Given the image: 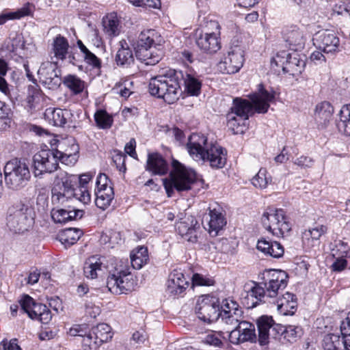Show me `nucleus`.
I'll use <instances>...</instances> for the list:
<instances>
[{
	"label": "nucleus",
	"mask_w": 350,
	"mask_h": 350,
	"mask_svg": "<svg viewBox=\"0 0 350 350\" xmlns=\"http://www.w3.org/2000/svg\"><path fill=\"white\" fill-rule=\"evenodd\" d=\"M85 325H78L73 327H71L69 330V334L70 336H85L88 331L86 330Z\"/></svg>",
	"instance_id": "052dcab7"
},
{
	"label": "nucleus",
	"mask_w": 350,
	"mask_h": 350,
	"mask_svg": "<svg viewBox=\"0 0 350 350\" xmlns=\"http://www.w3.org/2000/svg\"><path fill=\"white\" fill-rule=\"evenodd\" d=\"M184 80L185 90L192 96H198L200 92L201 82L191 74L183 75L181 71L170 70L165 75H157L150 79L149 92L151 95L163 98L171 104L178 100L181 95L179 79Z\"/></svg>",
	"instance_id": "f03ea898"
},
{
	"label": "nucleus",
	"mask_w": 350,
	"mask_h": 350,
	"mask_svg": "<svg viewBox=\"0 0 350 350\" xmlns=\"http://www.w3.org/2000/svg\"><path fill=\"white\" fill-rule=\"evenodd\" d=\"M271 64L272 66H281L284 72L293 76L301 74L306 66L305 59L296 51L291 53L280 51L272 59Z\"/></svg>",
	"instance_id": "4468645a"
},
{
	"label": "nucleus",
	"mask_w": 350,
	"mask_h": 350,
	"mask_svg": "<svg viewBox=\"0 0 350 350\" xmlns=\"http://www.w3.org/2000/svg\"><path fill=\"white\" fill-rule=\"evenodd\" d=\"M288 275L281 270H269L264 273V281L261 283L247 284L245 288V295L243 302L247 308H253L260 302H265L269 298L275 297L280 291L287 286Z\"/></svg>",
	"instance_id": "7ed1b4c3"
},
{
	"label": "nucleus",
	"mask_w": 350,
	"mask_h": 350,
	"mask_svg": "<svg viewBox=\"0 0 350 350\" xmlns=\"http://www.w3.org/2000/svg\"><path fill=\"white\" fill-rule=\"evenodd\" d=\"M221 310L220 312H235L237 310H242L241 308L239 307L237 301L231 299H226L223 300L221 306L220 307Z\"/></svg>",
	"instance_id": "603ef678"
},
{
	"label": "nucleus",
	"mask_w": 350,
	"mask_h": 350,
	"mask_svg": "<svg viewBox=\"0 0 350 350\" xmlns=\"http://www.w3.org/2000/svg\"><path fill=\"white\" fill-rule=\"evenodd\" d=\"M85 314L95 319L100 313V309L90 301H86L85 304Z\"/></svg>",
	"instance_id": "864d4df0"
},
{
	"label": "nucleus",
	"mask_w": 350,
	"mask_h": 350,
	"mask_svg": "<svg viewBox=\"0 0 350 350\" xmlns=\"http://www.w3.org/2000/svg\"><path fill=\"white\" fill-rule=\"evenodd\" d=\"M130 3L137 6H146L152 8H158L161 5L160 0H128Z\"/></svg>",
	"instance_id": "6e6d98bb"
},
{
	"label": "nucleus",
	"mask_w": 350,
	"mask_h": 350,
	"mask_svg": "<svg viewBox=\"0 0 350 350\" xmlns=\"http://www.w3.org/2000/svg\"><path fill=\"white\" fill-rule=\"evenodd\" d=\"M83 232L79 228H66L59 234L62 243L66 245H72L75 243L82 236Z\"/></svg>",
	"instance_id": "58836bf2"
},
{
	"label": "nucleus",
	"mask_w": 350,
	"mask_h": 350,
	"mask_svg": "<svg viewBox=\"0 0 350 350\" xmlns=\"http://www.w3.org/2000/svg\"><path fill=\"white\" fill-rule=\"evenodd\" d=\"M5 182L7 187L12 190H19L29 182L31 174L26 163L13 159L4 167Z\"/></svg>",
	"instance_id": "9b49d317"
},
{
	"label": "nucleus",
	"mask_w": 350,
	"mask_h": 350,
	"mask_svg": "<svg viewBox=\"0 0 350 350\" xmlns=\"http://www.w3.org/2000/svg\"><path fill=\"white\" fill-rule=\"evenodd\" d=\"M312 40L314 45L324 53L335 55L340 51L339 38L332 30L319 31L314 35Z\"/></svg>",
	"instance_id": "f3484780"
},
{
	"label": "nucleus",
	"mask_w": 350,
	"mask_h": 350,
	"mask_svg": "<svg viewBox=\"0 0 350 350\" xmlns=\"http://www.w3.org/2000/svg\"><path fill=\"white\" fill-rule=\"evenodd\" d=\"M209 217V232L213 233L214 236H216L217 235L218 232L226 224V221L223 215L215 208L210 210Z\"/></svg>",
	"instance_id": "72a5a7b5"
},
{
	"label": "nucleus",
	"mask_w": 350,
	"mask_h": 350,
	"mask_svg": "<svg viewBox=\"0 0 350 350\" xmlns=\"http://www.w3.org/2000/svg\"><path fill=\"white\" fill-rule=\"evenodd\" d=\"M148 260V249L141 246L132 251L131 254V263L133 269H139Z\"/></svg>",
	"instance_id": "c9c22d12"
},
{
	"label": "nucleus",
	"mask_w": 350,
	"mask_h": 350,
	"mask_svg": "<svg viewBox=\"0 0 350 350\" xmlns=\"http://www.w3.org/2000/svg\"><path fill=\"white\" fill-rule=\"evenodd\" d=\"M31 6L29 3H27L16 12H3L0 14V25L5 24L8 21L19 19L25 16L30 15L31 13Z\"/></svg>",
	"instance_id": "ea45409f"
},
{
	"label": "nucleus",
	"mask_w": 350,
	"mask_h": 350,
	"mask_svg": "<svg viewBox=\"0 0 350 350\" xmlns=\"http://www.w3.org/2000/svg\"><path fill=\"white\" fill-rule=\"evenodd\" d=\"M348 252H343L340 255L338 254V250L333 249L332 250V256L336 258V260L333 262L332 267V269L335 271H341L344 270L347 265V262L345 258L347 256Z\"/></svg>",
	"instance_id": "49530a36"
},
{
	"label": "nucleus",
	"mask_w": 350,
	"mask_h": 350,
	"mask_svg": "<svg viewBox=\"0 0 350 350\" xmlns=\"http://www.w3.org/2000/svg\"><path fill=\"white\" fill-rule=\"evenodd\" d=\"M313 160L306 156H301L295 159L294 163L302 167H309L312 165Z\"/></svg>",
	"instance_id": "680f3d73"
},
{
	"label": "nucleus",
	"mask_w": 350,
	"mask_h": 350,
	"mask_svg": "<svg viewBox=\"0 0 350 350\" xmlns=\"http://www.w3.org/2000/svg\"><path fill=\"white\" fill-rule=\"evenodd\" d=\"M256 247L259 251L275 258L282 257L284 252V247L280 243L269 241L265 239L258 240Z\"/></svg>",
	"instance_id": "cd10ccee"
},
{
	"label": "nucleus",
	"mask_w": 350,
	"mask_h": 350,
	"mask_svg": "<svg viewBox=\"0 0 350 350\" xmlns=\"http://www.w3.org/2000/svg\"><path fill=\"white\" fill-rule=\"evenodd\" d=\"M35 176L44 173H52L57 170L59 161L66 165L74 164L77 161L76 153H66L57 150H41L33 157Z\"/></svg>",
	"instance_id": "0eeeda50"
},
{
	"label": "nucleus",
	"mask_w": 350,
	"mask_h": 350,
	"mask_svg": "<svg viewBox=\"0 0 350 350\" xmlns=\"http://www.w3.org/2000/svg\"><path fill=\"white\" fill-rule=\"evenodd\" d=\"M94 120L96 125L103 129H109L113 123L112 117L105 110H98L94 114Z\"/></svg>",
	"instance_id": "c03bdc74"
},
{
	"label": "nucleus",
	"mask_w": 350,
	"mask_h": 350,
	"mask_svg": "<svg viewBox=\"0 0 350 350\" xmlns=\"http://www.w3.org/2000/svg\"><path fill=\"white\" fill-rule=\"evenodd\" d=\"M94 343L99 345L107 342L112 338L111 327L106 323H100L92 329Z\"/></svg>",
	"instance_id": "e433bc0d"
},
{
	"label": "nucleus",
	"mask_w": 350,
	"mask_h": 350,
	"mask_svg": "<svg viewBox=\"0 0 350 350\" xmlns=\"http://www.w3.org/2000/svg\"><path fill=\"white\" fill-rule=\"evenodd\" d=\"M229 340L232 344L239 345L244 342H255L256 341V334L255 326L253 323L242 321L239 324L232 330H228Z\"/></svg>",
	"instance_id": "6ab92c4d"
},
{
	"label": "nucleus",
	"mask_w": 350,
	"mask_h": 350,
	"mask_svg": "<svg viewBox=\"0 0 350 350\" xmlns=\"http://www.w3.org/2000/svg\"><path fill=\"white\" fill-rule=\"evenodd\" d=\"M69 210L60 208L58 210H53L51 213V217L55 223H66L69 221Z\"/></svg>",
	"instance_id": "3c124183"
},
{
	"label": "nucleus",
	"mask_w": 350,
	"mask_h": 350,
	"mask_svg": "<svg viewBox=\"0 0 350 350\" xmlns=\"http://www.w3.org/2000/svg\"><path fill=\"white\" fill-rule=\"evenodd\" d=\"M189 286L184 274L178 270H174L169 275L167 282V292L171 296L180 295Z\"/></svg>",
	"instance_id": "4be33fe9"
},
{
	"label": "nucleus",
	"mask_w": 350,
	"mask_h": 350,
	"mask_svg": "<svg viewBox=\"0 0 350 350\" xmlns=\"http://www.w3.org/2000/svg\"><path fill=\"white\" fill-rule=\"evenodd\" d=\"M21 310L31 319H38L42 323H48L52 318L50 310L46 305L36 303L29 295H25L21 301Z\"/></svg>",
	"instance_id": "a211bd4d"
},
{
	"label": "nucleus",
	"mask_w": 350,
	"mask_h": 350,
	"mask_svg": "<svg viewBox=\"0 0 350 350\" xmlns=\"http://www.w3.org/2000/svg\"><path fill=\"white\" fill-rule=\"evenodd\" d=\"M323 51L321 50L316 51L313 52L310 55V59L312 61H319L322 62H325L326 61V58L325 55L322 53Z\"/></svg>",
	"instance_id": "338daca9"
},
{
	"label": "nucleus",
	"mask_w": 350,
	"mask_h": 350,
	"mask_svg": "<svg viewBox=\"0 0 350 350\" xmlns=\"http://www.w3.org/2000/svg\"><path fill=\"white\" fill-rule=\"evenodd\" d=\"M223 335L224 333L222 332H212L205 336L204 342L206 344L213 345L216 347H220L223 345L222 339L225 338Z\"/></svg>",
	"instance_id": "09e8293b"
},
{
	"label": "nucleus",
	"mask_w": 350,
	"mask_h": 350,
	"mask_svg": "<svg viewBox=\"0 0 350 350\" xmlns=\"http://www.w3.org/2000/svg\"><path fill=\"white\" fill-rule=\"evenodd\" d=\"M262 224L273 235L282 237L291 230V224L282 208H269L262 215Z\"/></svg>",
	"instance_id": "f8f14e48"
},
{
	"label": "nucleus",
	"mask_w": 350,
	"mask_h": 350,
	"mask_svg": "<svg viewBox=\"0 0 350 350\" xmlns=\"http://www.w3.org/2000/svg\"><path fill=\"white\" fill-rule=\"evenodd\" d=\"M220 25L216 21L207 22L205 30L196 39L198 46L203 51L214 53L221 48L219 42Z\"/></svg>",
	"instance_id": "ddd939ff"
},
{
	"label": "nucleus",
	"mask_w": 350,
	"mask_h": 350,
	"mask_svg": "<svg viewBox=\"0 0 350 350\" xmlns=\"http://www.w3.org/2000/svg\"><path fill=\"white\" fill-rule=\"evenodd\" d=\"M44 116L54 126H64L66 124L71 122L73 115L68 109L49 107L45 110Z\"/></svg>",
	"instance_id": "5701e85b"
},
{
	"label": "nucleus",
	"mask_w": 350,
	"mask_h": 350,
	"mask_svg": "<svg viewBox=\"0 0 350 350\" xmlns=\"http://www.w3.org/2000/svg\"><path fill=\"white\" fill-rule=\"evenodd\" d=\"M301 328L295 325H288L282 332L284 338L290 342L295 341L296 339L301 336Z\"/></svg>",
	"instance_id": "de8ad7c7"
},
{
	"label": "nucleus",
	"mask_w": 350,
	"mask_h": 350,
	"mask_svg": "<svg viewBox=\"0 0 350 350\" xmlns=\"http://www.w3.org/2000/svg\"><path fill=\"white\" fill-rule=\"evenodd\" d=\"M244 62L243 47L238 44H232L219 62L218 70L224 74H234L243 67Z\"/></svg>",
	"instance_id": "dca6fc26"
},
{
	"label": "nucleus",
	"mask_w": 350,
	"mask_h": 350,
	"mask_svg": "<svg viewBox=\"0 0 350 350\" xmlns=\"http://www.w3.org/2000/svg\"><path fill=\"white\" fill-rule=\"evenodd\" d=\"M63 83L75 94L81 93L85 88V82L75 75L65 77Z\"/></svg>",
	"instance_id": "a19ab883"
},
{
	"label": "nucleus",
	"mask_w": 350,
	"mask_h": 350,
	"mask_svg": "<svg viewBox=\"0 0 350 350\" xmlns=\"http://www.w3.org/2000/svg\"><path fill=\"white\" fill-rule=\"evenodd\" d=\"M146 169L154 175L163 176L167 174L168 165L161 154L151 153L148 154Z\"/></svg>",
	"instance_id": "b1692460"
},
{
	"label": "nucleus",
	"mask_w": 350,
	"mask_h": 350,
	"mask_svg": "<svg viewBox=\"0 0 350 350\" xmlns=\"http://www.w3.org/2000/svg\"><path fill=\"white\" fill-rule=\"evenodd\" d=\"M341 340L344 350H350V325L343 321L340 325Z\"/></svg>",
	"instance_id": "8fccbe9b"
},
{
	"label": "nucleus",
	"mask_w": 350,
	"mask_h": 350,
	"mask_svg": "<svg viewBox=\"0 0 350 350\" xmlns=\"http://www.w3.org/2000/svg\"><path fill=\"white\" fill-rule=\"evenodd\" d=\"M125 152L131 157H134L136 155L135 152V140L131 139L129 143H127L124 148Z\"/></svg>",
	"instance_id": "69168bd1"
},
{
	"label": "nucleus",
	"mask_w": 350,
	"mask_h": 350,
	"mask_svg": "<svg viewBox=\"0 0 350 350\" xmlns=\"http://www.w3.org/2000/svg\"><path fill=\"white\" fill-rule=\"evenodd\" d=\"M116 62L118 66H128L134 62V57L132 51L126 47L122 46L116 56Z\"/></svg>",
	"instance_id": "79ce46f5"
},
{
	"label": "nucleus",
	"mask_w": 350,
	"mask_h": 350,
	"mask_svg": "<svg viewBox=\"0 0 350 350\" xmlns=\"http://www.w3.org/2000/svg\"><path fill=\"white\" fill-rule=\"evenodd\" d=\"M200 225L196 219L190 215L180 217L176 224L178 233L186 241L195 243L198 239V232Z\"/></svg>",
	"instance_id": "aec40b11"
},
{
	"label": "nucleus",
	"mask_w": 350,
	"mask_h": 350,
	"mask_svg": "<svg viewBox=\"0 0 350 350\" xmlns=\"http://www.w3.org/2000/svg\"><path fill=\"white\" fill-rule=\"evenodd\" d=\"M107 187H112L110 181L105 174H100L96 178V189H104Z\"/></svg>",
	"instance_id": "bf43d9fd"
},
{
	"label": "nucleus",
	"mask_w": 350,
	"mask_h": 350,
	"mask_svg": "<svg viewBox=\"0 0 350 350\" xmlns=\"http://www.w3.org/2000/svg\"><path fill=\"white\" fill-rule=\"evenodd\" d=\"M198 317L202 321L211 323L219 319L220 304L219 299L212 295L201 296L196 307Z\"/></svg>",
	"instance_id": "2eb2a0df"
},
{
	"label": "nucleus",
	"mask_w": 350,
	"mask_h": 350,
	"mask_svg": "<svg viewBox=\"0 0 350 350\" xmlns=\"http://www.w3.org/2000/svg\"><path fill=\"white\" fill-rule=\"evenodd\" d=\"M187 148L193 159L208 161L212 168H222L226 163L224 149L217 144L208 143L207 137L204 135L191 134L188 139Z\"/></svg>",
	"instance_id": "20e7f679"
},
{
	"label": "nucleus",
	"mask_w": 350,
	"mask_h": 350,
	"mask_svg": "<svg viewBox=\"0 0 350 350\" xmlns=\"http://www.w3.org/2000/svg\"><path fill=\"white\" fill-rule=\"evenodd\" d=\"M95 204L102 210H105L109 206L114 198L113 187H107L104 189H96L95 191Z\"/></svg>",
	"instance_id": "473e14b6"
},
{
	"label": "nucleus",
	"mask_w": 350,
	"mask_h": 350,
	"mask_svg": "<svg viewBox=\"0 0 350 350\" xmlns=\"http://www.w3.org/2000/svg\"><path fill=\"white\" fill-rule=\"evenodd\" d=\"M192 284L194 286H211L213 284V280L204 278L200 274L195 273L192 276Z\"/></svg>",
	"instance_id": "5fc2aeb1"
},
{
	"label": "nucleus",
	"mask_w": 350,
	"mask_h": 350,
	"mask_svg": "<svg viewBox=\"0 0 350 350\" xmlns=\"http://www.w3.org/2000/svg\"><path fill=\"white\" fill-rule=\"evenodd\" d=\"M4 350H21L16 343V339L11 340L10 342L2 341Z\"/></svg>",
	"instance_id": "0e129e2a"
},
{
	"label": "nucleus",
	"mask_w": 350,
	"mask_h": 350,
	"mask_svg": "<svg viewBox=\"0 0 350 350\" xmlns=\"http://www.w3.org/2000/svg\"><path fill=\"white\" fill-rule=\"evenodd\" d=\"M278 311L283 315H293L297 307V297L294 294L286 292L276 301Z\"/></svg>",
	"instance_id": "a878e982"
},
{
	"label": "nucleus",
	"mask_w": 350,
	"mask_h": 350,
	"mask_svg": "<svg viewBox=\"0 0 350 350\" xmlns=\"http://www.w3.org/2000/svg\"><path fill=\"white\" fill-rule=\"evenodd\" d=\"M334 108L328 102L324 101L319 103L315 108L314 119L319 126L322 129L327 126L332 120Z\"/></svg>",
	"instance_id": "393cba45"
},
{
	"label": "nucleus",
	"mask_w": 350,
	"mask_h": 350,
	"mask_svg": "<svg viewBox=\"0 0 350 350\" xmlns=\"http://www.w3.org/2000/svg\"><path fill=\"white\" fill-rule=\"evenodd\" d=\"M251 102L241 98L233 99L232 106L226 115L227 126L234 134L243 133L249 116L255 111L265 113L275 98L274 92H269L259 85L258 92L250 96Z\"/></svg>",
	"instance_id": "f257e3e1"
},
{
	"label": "nucleus",
	"mask_w": 350,
	"mask_h": 350,
	"mask_svg": "<svg viewBox=\"0 0 350 350\" xmlns=\"http://www.w3.org/2000/svg\"><path fill=\"white\" fill-rule=\"evenodd\" d=\"M163 42V38L154 29L143 30L139 33L136 42L137 58L146 65L157 64L162 56L161 46Z\"/></svg>",
	"instance_id": "423d86ee"
},
{
	"label": "nucleus",
	"mask_w": 350,
	"mask_h": 350,
	"mask_svg": "<svg viewBox=\"0 0 350 350\" xmlns=\"http://www.w3.org/2000/svg\"><path fill=\"white\" fill-rule=\"evenodd\" d=\"M11 123L10 119L8 116L5 109L3 111V115L0 116V131L6 130L10 127Z\"/></svg>",
	"instance_id": "e2e57ef3"
},
{
	"label": "nucleus",
	"mask_w": 350,
	"mask_h": 350,
	"mask_svg": "<svg viewBox=\"0 0 350 350\" xmlns=\"http://www.w3.org/2000/svg\"><path fill=\"white\" fill-rule=\"evenodd\" d=\"M285 41L288 43L293 50L297 51L304 47V38L302 32L296 27L287 29L284 33Z\"/></svg>",
	"instance_id": "2f4dec72"
},
{
	"label": "nucleus",
	"mask_w": 350,
	"mask_h": 350,
	"mask_svg": "<svg viewBox=\"0 0 350 350\" xmlns=\"http://www.w3.org/2000/svg\"><path fill=\"white\" fill-rule=\"evenodd\" d=\"M243 310L220 312L219 317L221 323L226 325L228 329L230 328L234 329L239 324V322L243 321Z\"/></svg>",
	"instance_id": "f704fd0d"
},
{
	"label": "nucleus",
	"mask_w": 350,
	"mask_h": 350,
	"mask_svg": "<svg viewBox=\"0 0 350 350\" xmlns=\"http://www.w3.org/2000/svg\"><path fill=\"white\" fill-rule=\"evenodd\" d=\"M33 224L32 211L27 204L18 201L8 208L6 226L10 231L15 234H23L28 231Z\"/></svg>",
	"instance_id": "1a4fd4ad"
},
{
	"label": "nucleus",
	"mask_w": 350,
	"mask_h": 350,
	"mask_svg": "<svg viewBox=\"0 0 350 350\" xmlns=\"http://www.w3.org/2000/svg\"><path fill=\"white\" fill-rule=\"evenodd\" d=\"M132 338L136 342L142 343L146 339V334L144 332L137 331L133 333Z\"/></svg>",
	"instance_id": "774afa93"
},
{
	"label": "nucleus",
	"mask_w": 350,
	"mask_h": 350,
	"mask_svg": "<svg viewBox=\"0 0 350 350\" xmlns=\"http://www.w3.org/2000/svg\"><path fill=\"white\" fill-rule=\"evenodd\" d=\"M91 197L85 186L74 188L72 176H68L66 172H59L55 178V185L52 189V201L66 206L70 201H76L86 204L90 202Z\"/></svg>",
	"instance_id": "39448f33"
},
{
	"label": "nucleus",
	"mask_w": 350,
	"mask_h": 350,
	"mask_svg": "<svg viewBox=\"0 0 350 350\" xmlns=\"http://www.w3.org/2000/svg\"><path fill=\"white\" fill-rule=\"evenodd\" d=\"M172 170L170 174V178L163 179V185L168 197L174 193V189L178 191H188L196 180L195 172L176 160L172 163Z\"/></svg>",
	"instance_id": "6e6552de"
},
{
	"label": "nucleus",
	"mask_w": 350,
	"mask_h": 350,
	"mask_svg": "<svg viewBox=\"0 0 350 350\" xmlns=\"http://www.w3.org/2000/svg\"><path fill=\"white\" fill-rule=\"evenodd\" d=\"M112 159L119 171L124 172L126 170L124 165L125 155L120 152L115 151L114 154L112 157Z\"/></svg>",
	"instance_id": "4d7b16f0"
},
{
	"label": "nucleus",
	"mask_w": 350,
	"mask_h": 350,
	"mask_svg": "<svg viewBox=\"0 0 350 350\" xmlns=\"http://www.w3.org/2000/svg\"><path fill=\"white\" fill-rule=\"evenodd\" d=\"M136 282L130 269L126 265H120L109 272L107 287L114 294H126L134 290Z\"/></svg>",
	"instance_id": "9d476101"
},
{
	"label": "nucleus",
	"mask_w": 350,
	"mask_h": 350,
	"mask_svg": "<svg viewBox=\"0 0 350 350\" xmlns=\"http://www.w3.org/2000/svg\"><path fill=\"white\" fill-rule=\"evenodd\" d=\"M103 268L105 267L103 265L100 258L96 256H92L85 262L83 267L84 275L88 278H96L103 272Z\"/></svg>",
	"instance_id": "c85d7f7f"
},
{
	"label": "nucleus",
	"mask_w": 350,
	"mask_h": 350,
	"mask_svg": "<svg viewBox=\"0 0 350 350\" xmlns=\"http://www.w3.org/2000/svg\"><path fill=\"white\" fill-rule=\"evenodd\" d=\"M258 330V342L260 345H265L269 342V332L274 331L273 320L271 317L262 316L257 321Z\"/></svg>",
	"instance_id": "bb28decb"
},
{
	"label": "nucleus",
	"mask_w": 350,
	"mask_h": 350,
	"mask_svg": "<svg viewBox=\"0 0 350 350\" xmlns=\"http://www.w3.org/2000/svg\"><path fill=\"white\" fill-rule=\"evenodd\" d=\"M267 170L260 168L258 172L252 178V184L256 188L265 189L271 181L270 177L267 176Z\"/></svg>",
	"instance_id": "a18cd8bd"
},
{
	"label": "nucleus",
	"mask_w": 350,
	"mask_h": 350,
	"mask_svg": "<svg viewBox=\"0 0 350 350\" xmlns=\"http://www.w3.org/2000/svg\"><path fill=\"white\" fill-rule=\"evenodd\" d=\"M84 61L94 68L100 67V60L90 51L83 55Z\"/></svg>",
	"instance_id": "13d9d810"
},
{
	"label": "nucleus",
	"mask_w": 350,
	"mask_h": 350,
	"mask_svg": "<svg viewBox=\"0 0 350 350\" xmlns=\"http://www.w3.org/2000/svg\"><path fill=\"white\" fill-rule=\"evenodd\" d=\"M339 129H343L347 135L350 136V105L343 106L340 111Z\"/></svg>",
	"instance_id": "37998d69"
},
{
	"label": "nucleus",
	"mask_w": 350,
	"mask_h": 350,
	"mask_svg": "<svg viewBox=\"0 0 350 350\" xmlns=\"http://www.w3.org/2000/svg\"><path fill=\"white\" fill-rule=\"evenodd\" d=\"M69 44L68 40L61 35L55 37L53 43L54 55L59 59H64L68 53Z\"/></svg>",
	"instance_id": "4c0bfd02"
},
{
	"label": "nucleus",
	"mask_w": 350,
	"mask_h": 350,
	"mask_svg": "<svg viewBox=\"0 0 350 350\" xmlns=\"http://www.w3.org/2000/svg\"><path fill=\"white\" fill-rule=\"evenodd\" d=\"M57 65L51 62H46L41 64L38 70V75L40 82L47 88L54 90L57 88L61 83Z\"/></svg>",
	"instance_id": "412c9836"
},
{
	"label": "nucleus",
	"mask_w": 350,
	"mask_h": 350,
	"mask_svg": "<svg viewBox=\"0 0 350 350\" xmlns=\"http://www.w3.org/2000/svg\"><path fill=\"white\" fill-rule=\"evenodd\" d=\"M103 29L109 38L119 35L120 32V21L115 13H111L103 18Z\"/></svg>",
	"instance_id": "c756f323"
},
{
	"label": "nucleus",
	"mask_w": 350,
	"mask_h": 350,
	"mask_svg": "<svg viewBox=\"0 0 350 350\" xmlns=\"http://www.w3.org/2000/svg\"><path fill=\"white\" fill-rule=\"evenodd\" d=\"M327 226L317 224L311 229L305 231L302 236L304 244L308 247H313L314 242H317L320 237L327 232Z\"/></svg>",
	"instance_id": "7c9ffc66"
}]
</instances>
